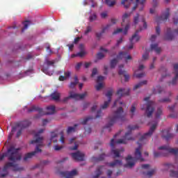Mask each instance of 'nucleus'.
Wrapping results in <instances>:
<instances>
[{
	"label": "nucleus",
	"instance_id": "nucleus-1",
	"mask_svg": "<svg viewBox=\"0 0 178 178\" xmlns=\"http://www.w3.org/2000/svg\"><path fill=\"white\" fill-rule=\"evenodd\" d=\"M19 149L20 148H15L13 146H10L6 152L0 156V161H3L5 157H7L8 161H10V162H8L4 165L3 173L0 174V177L3 178L8 176V169L9 168H13V170L14 172H20L24 169L23 167H19L17 164L15 163V162H19V161L22 160V153L19 152Z\"/></svg>",
	"mask_w": 178,
	"mask_h": 178
},
{
	"label": "nucleus",
	"instance_id": "nucleus-2",
	"mask_svg": "<svg viewBox=\"0 0 178 178\" xmlns=\"http://www.w3.org/2000/svg\"><path fill=\"white\" fill-rule=\"evenodd\" d=\"M156 129V124H154L150 127V129L149 130V131L140 137V138L139 139V141L137 143L139 147H137L135 150L134 157L131 156V155H129L126 158L127 163L124 164V168H129V169H131V168H133V166L136 165V163L134 162V161H140V162H143L144 158H143V156L141 154V145L143 144V142L145 140H148V138H151L154 131H155Z\"/></svg>",
	"mask_w": 178,
	"mask_h": 178
},
{
	"label": "nucleus",
	"instance_id": "nucleus-3",
	"mask_svg": "<svg viewBox=\"0 0 178 178\" xmlns=\"http://www.w3.org/2000/svg\"><path fill=\"white\" fill-rule=\"evenodd\" d=\"M126 120V114L123 111V107H120L117 111H114L112 116L108 117V122L106 125V129L112 127L113 124L118 122H124Z\"/></svg>",
	"mask_w": 178,
	"mask_h": 178
},
{
	"label": "nucleus",
	"instance_id": "nucleus-4",
	"mask_svg": "<svg viewBox=\"0 0 178 178\" xmlns=\"http://www.w3.org/2000/svg\"><path fill=\"white\" fill-rule=\"evenodd\" d=\"M158 149L161 152H154V158L168 156L169 154H172V155H175V156L178 155V148L170 147L169 145L160 146Z\"/></svg>",
	"mask_w": 178,
	"mask_h": 178
},
{
	"label": "nucleus",
	"instance_id": "nucleus-5",
	"mask_svg": "<svg viewBox=\"0 0 178 178\" xmlns=\"http://www.w3.org/2000/svg\"><path fill=\"white\" fill-rule=\"evenodd\" d=\"M46 109L47 112L44 113L42 108L37 106H32L30 108H29L28 112H38L40 116H42L44 115H54V113H55L56 108L54 105L47 106Z\"/></svg>",
	"mask_w": 178,
	"mask_h": 178
},
{
	"label": "nucleus",
	"instance_id": "nucleus-6",
	"mask_svg": "<svg viewBox=\"0 0 178 178\" xmlns=\"http://www.w3.org/2000/svg\"><path fill=\"white\" fill-rule=\"evenodd\" d=\"M128 131L125 134L122 139H119L116 141V144H127V141H131L134 140V138L131 137V131L138 129L137 125H129L127 127Z\"/></svg>",
	"mask_w": 178,
	"mask_h": 178
},
{
	"label": "nucleus",
	"instance_id": "nucleus-7",
	"mask_svg": "<svg viewBox=\"0 0 178 178\" xmlns=\"http://www.w3.org/2000/svg\"><path fill=\"white\" fill-rule=\"evenodd\" d=\"M149 97H147L144 98V101L146 103V109H145V115L147 118H151L152 116V113L155 111V102L150 101Z\"/></svg>",
	"mask_w": 178,
	"mask_h": 178
},
{
	"label": "nucleus",
	"instance_id": "nucleus-8",
	"mask_svg": "<svg viewBox=\"0 0 178 178\" xmlns=\"http://www.w3.org/2000/svg\"><path fill=\"white\" fill-rule=\"evenodd\" d=\"M151 168V165L149 164H143L141 165L142 169V175L144 176V177L150 178L155 175V172H156V169H152L149 170V168Z\"/></svg>",
	"mask_w": 178,
	"mask_h": 178
},
{
	"label": "nucleus",
	"instance_id": "nucleus-9",
	"mask_svg": "<svg viewBox=\"0 0 178 178\" xmlns=\"http://www.w3.org/2000/svg\"><path fill=\"white\" fill-rule=\"evenodd\" d=\"M55 67V61L54 60H49L46 59L43 67L42 68V72L45 74H48L49 76H52L54 74V71H49V67Z\"/></svg>",
	"mask_w": 178,
	"mask_h": 178
},
{
	"label": "nucleus",
	"instance_id": "nucleus-10",
	"mask_svg": "<svg viewBox=\"0 0 178 178\" xmlns=\"http://www.w3.org/2000/svg\"><path fill=\"white\" fill-rule=\"evenodd\" d=\"M88 93L85 92L82 94L74 93L73 91L70 92V95L68 97H65L62 101L63 102H67L70 98L73 99H84L86 97H87Z\"/></svg>",
	"mask_w": 178,
	"mask_h": 178
},
{
	"label": "nucleus",
	"instance_id": "nucleus-11",
	"mask_svg": "<svg viewBox=\"0 0 178 178\" xmlns=\"http://www.w3.org/2000/svg\"><path fill=\"white\" fill-rule=\"evenodd\" d=\"M44 133V129H41L38 131V133H36L34 136L35 140H33L31 141V144H37V145H39V147H44V137L40 136L41 134Z\"/></svg>",
	"mask_w": 178,
	"mask_h": 178
},
{
	"label": "nucleus",
	"instance_id": "nucleus-12",
	"mask_svg": "<svg viewBox=\"0 0 178 178\" xmlns=\"http://www.w3.org/2000/svg\"><path fill=\"white\" fill-rule=\"evenodd\" d=\"M30 124H31V122L28 120L17 122L14 127H12L11 133H15V131H16V130H17L19 128L26 129V127H29Z\"/></svg>",
	"mask_w": 178,
	"mask_h": 178
},
{
	"label": "nucleus",
	"instance_id": "nucleus-13",
	"mask_svg": "<svg viewBox=\"0 0 178 178\" xmlns=\"http://www.w3.org/2000/svg\"><path fill=\"white\" fill-rule=\"evenodd\" d=\"M131 14V13H124L123 15H122V26H124V23H126V25H125V28L123 31V34L124 35H126V34H127V31H129V29H130V23L129 22V20L127 19H129V17H130V15Z\"/></svg>",
	"mask_w": 178,
	"mask_h": 178
},
{
	"label": "nucleus",
	"instance_id": "nucleus-14",
	"mask_svg": "<svg viewBox=\"0 0 178 178\" xmlns=\"http://www.w3.org/2000/svg\"><path fill=\"white\" fill-rule=\"evenodd\" d=\"M170 10L169 8L166 9V11L165 13L162 14L160 17H156V22L158 24H160V23H165V22H167L169 19V16H170Z\"/></svg>",
	"mask_w": 178,
	"mask_h": 178
},
{
	"label": "nucleus",
	"instance_id": "nucleus-15",
	"mask_svg": "<svg viewBox=\"0 0 178 178\" xmlns=\"http://www.w3.org/2000/svg\"><path fill=\"white\" fill-rule=\"evenodd\" d=\"M110 145L111 147V154L114 155V158H119L120 156V152L124 151L123 148L115 149V138H112L111 140Z\"/></svg>",
	"mask_w": 178,
	"mask_h": 178
},
{
	"label": "nucleus",
	"instance_id": "nucleus-16",
	"mask_svg": "<svg viewBox=\"0 0 178 178\" xmlns=\"http://www.w3.org/2000/svg\"><path fill=\"white\" fill-rule=\"evenodd\" d=\"M40 148H41L40 145H36L35 151L26 154L23 159L24 161L27 162V161L31 159V158H33V156H34L36 154H38V152H42V150Z\"/></svg>",
	"mask_w": 178,
	"mask_h": 178
},
{
	"label": "nucleus",
	"instance_id": "nucleus-17",
	"mask_svg": "<svg viewBox=\"0 0 178 178\" xmlns=\"http://www.w3.org/2000/svg\"><path fill=\"white\" fill-rule=\"evenodd\" d=\"M141 31V29L137 30L132 37L129 39L131 44L128 47V49H133L134 42H138L140 41V36H138V33Z\"/></svg>",
	"mask_w": 178,
	"mask_h": 178
},
{
	"label": "nucleus",
	"instance_id": "nucleus-18",
	"mask_svg": "<svg viewBox=\"0 0 178 178\" xmlns=\"http://www.w3.org/2000/svg\"><path fill=\"white\" fill-rule=\"evenodd\" d=\"M173 33L178 34V28L174 30L172 32L170 28H168L167 29V33L165 35V40H167V41H172V40L175 38V35H173Z\"/></svg>",
	"mask_w": 178,
	"mask_h": 178
},
{
	"label": "nucleus",
	"instance_id": "nucleus-19",
	"mask_svg": "<svg viewBox=\"0 0 178 178\" xmlns=\"http://www.w3.org/2000/svg\"><path fill=\"white\" fill-rule=\"evenodd\" d=\"M113 94V91L112 90H108L106 94V97L108 98V101L104 102V105L101 106L102 109H106L109 104H111V101H112V95Z\"/></svg>",
	"mask_w": 178,
	"mask_h": 178
},
{
	"label": "nucleus",
	"instance_id": "nucleus-20",
	"mask_svg": "<svg viewBox=\"0 0 178 178\" xmlns=\"http://www.w3.org/2000/svg\"><path fill=\"white\" fill-rule=\"evenodd\" d=\"M76 175H77L76 170H72L71 172L65 171V172H60V175L63 177H65V178H73L74 177V176H76Z\"/></svg>",
	"mask_w": 178,
	"mask_h": 178
},
{
	"label": "nucleus",
	"instance_id": "nucleus-21",
	"mask_svg": "<svg viewBox=\"0 0 178 178\" xmlns=\"http://www.w3.org/2000/svg\"><path fill=\"white\" fill-rule=\"evenodd\" d=\"M145 5V0H136V5L133 7L132 10H136L138 8L139 10L141 11L144 9Z\"/></svg>",
	"mask_w": 178,
	"mask_h": 178
},
{
	"label": "nucleus",
	"instance_id": "nucleus-22",
	"mask_svg": "<svg viewBox=\"0 0 178 178\" xmlns=\"http://www.w3.org/2000/svg\"><path fill=\"white\" fill-rule=\"evenodd\" d=\"M123 67H124V65H123L122 64L119 65L120 70L118 71V74H120V76H124V81H129V80L130 79V76L127 74L125 70H122L123 69Z\"/></svg>",
	"mask_w": 178,
	"mask_h": 178
},
{
	"label": "nucleus",
	"instance_id": "nucleus-23",
	"mask_svg": "<svg viewBox=\"0 0 178 178\" xmlns=\"http://www.w3.org/2000/svg\"><path fill=\"white\" fill-rule=\"evenodd\" d=\"M71 156H72L73 159H74V161H84V154L79 151L75 153H72Z\"/></svg>",
	"mask_w": 178,
	"mask_h": 178
},
{
	"label": "nucleus",
	"instance_id": "nucleus-24",
	"mask_svg": "<svg viewBox=\"0 0 178 178\" xmlns=\"http://www.w3.org/2000/svg\"><path fill=\"white\" fill-rule=\"evenodd\" d=\"M117 59H125V62L127 63V60H131V56H127V52L121 51L117 56Z\"/></svg>",
	"mask_w": 178,
	"mask_h": 178
},
{
	"label": "nucleus",
	"instance_id": "nucleus-25",
	"mask_svg": "<svg viewBox=\"0 0 178 178\" xmlns=\"http://www.w3.org/2000/svg\"><path fill=\"white\" fill-rule=\"evenodd\" d=\"M129 94H130V90L129 89L120 88L117 91V95H118L119 98H122L124 95H129Z\"/></svg>",
	"mask_w": 178,
	"mask_h": 178
},
{
	"label": "nucleus",
	"instance_id": "nucleus-26",
	"mask_svg": "<svg viewBox=\"0 0 178 178\" xmlns=\"http://www.w3.org/2000/svg\"><path fill=\"white\" fill-rule=\"evenodd\" d=\"M162 138L168 141L170 138H173V134L169 133V130L165 129L163 131V134L161 136Z\"/></svg>",
	"mask_w": 178,
	"mask_h": 178
},
{
	"label": "nucleus",
	"instance_id": "nucleus-27",
	"mask_svg": "<svg viewBox=\"0 0 178 178\" xmlns=\"http://www.w3.org/2000/svg\"><path fill=\"white\" fill-rule=\"evenodd\" d=\"M174 70H175V76L172 79V82H170L169 86H170V84H172V86H175V84H176V83H177V79H178V63H177V64H175L174 65Z\"/></svg>",
	"mask_w": 178,
	"mask_h": 178
},
{
	"label": "nucleus",
	"instance_id": "nucleus-28",
	"mask_svg": "<svg viewBox=\"0 0 178 178\" xmlns=\"http://www.w3.org/2000/svg\"><path fill=\"white\" fill-rule=\"evenodd\" d=\"M111 26L112 25H111V24H108L104 28H103V29L102 30L101 32L96 33V37H97V40H101V38L102 37V34H104L105 33V31H106L108 29H110Z\"/></svg>",
	"mask_w": 178,
	"mask_h": 178
},
{
	"label": "nucleus",
	"instance_id": "nucleus-29",
	"mask_svg": "<svg viewBox=\"0 0 178 178\" xmlns=\"http://www.w3.org/2000/svg\"><path fill=\"white\" fill-rule=\"evenodd\" d=\"M151 51H154L156 54H161V49L158 47V44H152L150 45Z\"/></svg>",
	"mask_w": 178,
	"mask_h": 178
},
{
	"label": "nucleus",
	"instance_id": "nucleus-30",
	"mask_svg": "<svg viewBox=\"0 0 178 178\" xmlns=\"http://www.w3.org/2000/svg\"><path fill=\"white\" fill-rule=\"evenodd\" d=\"M102 169H104L103 165L99 166L95 172V175L93 176V178H99L102 175Z\"/></svg>",
	"mask_w": 178,
	"mask_h": 178
},
{
	"label": "nucleus",
	"instance_id": "nucleus-31",
	"mask_svg": "<svg viewBox=\"0 0 178 178\" xmlns=\"http://www.w3.org/2000/svg\"><path fill=\"white\" fill-rule=\"evenodd\" d=\"M108 165L110 168H115V166H122V163L120 160H115L113 162L108 163Z\"/></svg>",
	"mask_w": 178,
	"mask_h": 178
},
{
	"label": "nucleus",
	"instance_id": "nucleus-32",
	"mask_svg": "<svg viewBox=\"0 0 178 178\" xmlns=\"http://www.w3.org/2000/svg\"><path fill=\"white\" fill-rule=\"evenodd\" d=\"M50 140L51 143H49V145H51V143H58V134L56 132H51Z\"/></svg>",
	"mask_w": 178,
	"mask_h": 178
},
{
	"label": "nucleus",
	"instance_id": "nucleus-33",
	"mask_svg": "<svg viewBox=\"0 0 178 178\" xmlns=\"http://www.w3.org/2000/svg\"><path fill=\"white\" fill-rule=\"evenodd\" d=\"M163 165L167 166V168H174V169H178V160L176 159L174 163H164Z\"/></svg>",
	"mask_w": 178,
	"mask_h": 178
},
{
	"label": "nucleus",
	"instance_id": "nucleus-34",
	"mask_svg": "<svg viewBox=\"0 0 178 178\" xmlns=\"http://www.w3.org/2000/svg\"><path fill=\"white\" fill-rule=\"evenodd\" d=\"M51 99L54 101H59L60 98V93L58 92L57 91L51 94Z\"/></svg>",
	"mask_w": 178,
	"mask_h": 178
},
{
	"label": "nucleus",
	"instance_id": "nucleus-35",
	"mask_svg": "<svg viewBox=\"0 0 178 178\" xmlns=\"http://www.w3.org/2000/svg\"><path fill=\"white\" fill-rule=\"evenodd\" d=\"M131 2H133V0H122L121 4L123 5L125 9H129V8H130Z\"/></svg>",
	"mask_w": 178,
	"mask_h": 178
},
{
	"label": "nucleus",
	"instance_id": "nucleus-36",
	"mask_svg": "<svg viewBox=\"0 0 178 178\" xmlns=\"http://www.w3.org/2000/svg\"><path fill=\"white\" fill-rule=\"evenodd\" d=\"M79 127L78 124H75L74 127H68L67 129V134H70V133H74L76 131V127Z\"/></svg>",
	"mask_w": 178,
	"mask_h": 178
},
{
	"label": "nucleus",
	"instance_id": "nucleus-37",
	"mask_svg": "<svg viewBox=\"0 0 178 178\" xmlns=\"http://www.w3.org/2000/svg\"><path fill=\"white\" fill-rule=\"evenodd\" d=\"M74 82H71L69 87L70 88H73L74 87H76V86H77V84H79V78L77 77V76H75L74 77Z\"/></svg>",
	"mask_w": 178,
	"mask_h": 178
},
{
	"label": "nucleus",
	"instance_id": "nucleus-38",
	"mask_svg": "<svg viewBox=\"0 0 178 178\" xmlns=\"http://www.w3.org/2000/svg\"><path fill=\"white\" fill-rule=\"evenodd\" d=\"M105 154H102L99 155V156L98 158L97 157H93L92 158V161L93 162H99L101 161H102L103 159H105Z\"/></svg>",
	"mask_w": 178,
	"mask_h": 178
},
{
	"label": "nucleus",
	"instance_id": "nucleus-39",
	"mask_svg": "<svg viewBox=\"0 0 178 178\" xmlns=\"http://www.w3.org/2000/svg\"><path fill=\"white\" fill-rule=\"evenodd\" d=\"M118 59L119 58H113L110 61V67L111 69H115L116 65H118Z\"/></svg>",
	"mask_w": 178,
	"mask_h": 178
},
{
	"label": "nucleus",
	"instance_id": "nucleus-40",
	"mask_svg": "<svg viewBox=\"0 0 178 178\" xmlns=\"http://www.w3.org/2000/svg\"><path fill=\"white\" fill-rule=\"evenodd\" d=\"M147 81H143L140 82L139 83H137L136 85L134 86V90H137L138 88H140L141 86H145L147 84Z\"/></svg>",
	"mask_w": 178,
	"mask_h": 178
},
{
	"label": "nucleus",
	"instance_id": "nucleus-41",
	"mask_svg": "<svg viewBox=\"0 0 178 178\" xmlns=\"http://www.w3.org/2000/svg\"><path fill=\"white\" fill-rule=\"evenodd\" d=\"M87 52L86 51L82 50L80 52L77 53L76 54H73L72 58H74V56H79V58H83L85 55H86Z\"/></svg>",
	"mask_w": 178,
	"mask_h": 178
},
{
	"label": "nucleus",
	"instance_id": "nucleus-42",
	"mask_svg": "<svg viewBox=\"0 0 178 178\" xmlns=\"http://www.w3.org/2000/svg\"><path fill=\"white\" fill-rule=\"evenodd\" d=\"M170 176L172 178H178V170L175 171L174 170H171L170 172Z\"/></svg>",
	"mask_w": 178,
	"mask_h": 178
},
{
	"label": "nucleus",
	"instance_id": "nucleus-43",
	"mask_svg": "<svg viewBox=\"0 0 178 178\" xmlns=\"http://www.w3.org/2000/svg\"><path fill=\"white\" fill-rule=\"evenodd\" d=\"M137 104L134 103L131 105L130 112H131V118H133L134 116V113L136 112V106Z\"/></svg>",
	"mask_w": 178,
	"mask_h": 178
},
{
	"label": "nucleus",
	"instance_id": "nucleus-44",
	"mask_svg": "<svg viewBox=\"0 0 178 178\" xmlns=\"http://www.w3.org/2000/svg\"><path fill=\"white\" fill-rule=\"evenodd\" d=\"M105 3H106V5H108V6L112 7V6H115V5H116V1H111V0H105Z\"/></svg>",
	"mask_w": 178,
	"mask_h": 178
},
{
	"label": "nucleus",
	"instance_id": "nucleus-45",
	"mask_svg": "<svg viewBox=\"0 0 178 178\" xmlns=\"http://www.w3.org/2000/svg\"><path fill=\"white\" fill-rule=\"evenodd\" d=\"M161 115H162V108L159 107L156 113V119H159Z\"/></svg>",
	"mask_w": 178,
	"mask_h": 178
},
{
	"label": "nucleus",
	"instance_id": "nucleus-46",
	"mask_svg": "<svg viewBox=\"0 0 178 178\" xmlns=\"http://www.w3.org/2000/svg\"><path fill=\"white\" fill-rule=\"evenodd\" d=\"M88 120H92V117L91 116H88L86 117V118H84L81 122V124H87Z\"/></svg>",
	"mask_w": 178,
	"mask_h": 178
},
{
	"label": "nucleus",
	"instance_id": "nucleus-47",
	"mask_svg": "<svg viewBox=\"0 0 178 178\" xmlns=\"http://www.w3.org/2000/svg\"><path fill=\"white\" fill-rule=\"evenodd\" d=\"M173 23L176 26L178 24V14L177 13H175L172 17Z\"/></svg>",
	"mask_w": 178,
	"mask_h": 178
},
{
	"label": "nucleus",
	"instance_id": "nucleus-48",
	"mask_svg": "<svg viewBox=\"0 0 178 178\" xmlns=\"http://www.w3.org/2000/svg\"><path fill=\"white\" fill-rule=\"evenodd\" d=\"M58 73L60 74H61L62 73H64V75H65L64 76L65 77V79H67L70 76V74H72L70 71L65 72L64 70H61L58 72Z\"/></svg>",
	"mask_w": 178,
	"mask_h": 178
},
{
	"label": "nucleus",
	"instance_id": "nucleus-49",
	"mask_svg": "<svg viewBox=\"0 0 178 178\" xmlns=\"http://www.w3.org/2000/svg\"><path fill=\"white\" fill-rule=\"evenodd\" d=\"M29 26H30V21H26L24 23V28L22 29V32L24 33V31L27 30V29L29 28Z\"/></svg>",
	"mask_w": 178,
	"mask_h": 178
},
{
	"label": "nucleus",
	"instance_id": "nucleus-50",
	"mask_svg": "<svg viewBox=\"0 0 178 178\" xmlns=\"http://www.w3.org/2000/svg\"><path fill=\"white\" fill-rule=\"evenodd\" d=\"M46 51L47 53H49V55H52V54H54V52L51 49V46L48 43L46 44Z\"/></svg>",
	"mask_w": 178,
	"mask_h": 178
},
{
	"label": "nucleus",
	"instance_id": "nucleus-51",
	"mask_svg": "<svg viewBox=\"0 0 178 178\" xmlns=\"http://www.w3.org/2000/svg\"><path fill=\"white\" fill-rule=\"evenodd\" d=\"M138 22H140V14H136V16L134 17V24H138Z\"/></svg>",
	"mask_w": 178,
	"mask_h": 178
},
{
	"label": "nucleus",
	"instance_id": "nucleus-52",
	"mask_svg": "<svg viewBox=\"0 0 178 178\" xmlns=\"http://www.w3.org/2000/svg\"><path fill=\"white\" fill-rule=\"evenodd\" d=\"M104 87V85L102 84V82H99L97 85L95 86V88L97 90V91H99V90H101V88H102Z\"/></svg>",
	"mask_w": 178,
	"mask_h": 178
},
{
	"label": "nucleus",
	"instance_id": "nucleus-53",
	"mask_svg": "<svg viewBox=\"0 0 178 178\" xmlns=\"http://www.w3.org/2000/svg\"><path fill=\"white\" fill-rule=\"evenodd\" d=\"M104 58H105V55H104L102 52H99L97 54V59H104Z\"/></svg>",
	"mask_w": 178,
	"mask_h": 178
},
{
	"label": "nucleus",
	"instance_id": "nucleus-54",
	"mask_svg": "<svg viewBox=\"0 0 178 178\" xmlns=\"http://www.w3.org/2000/svg\"><path fill=\"white\" fill-rule=\"evenodd\" d=\"M92 30V28L90 26H87L86 30L85 31V33H84L85 35H87L88 33H91Z\"/></svg>",
	"mask_w": 178,
	"mask_h": 178
},
{
	"label": "nucleus",
	"instance_id": "nucleus-55",
	"mask_svg": "<svg viewBox=\"0 0 178 178\" xmlns=\"http://www.w3.org/2000/svg\"><path fill=\"white\" fill-rule=\"evenodd\" d=\"M60 143H62V144H65V136L63 135V131L60 132Z\"/></svg>",
	"mask_w": 178,
	"mask_h": 178
},
{
	"label": "nucleus",
	"instance_id": "nucleus-56",
	"mask_svg": "<svg viewBox=\"0 0 178 178\" xmlns=\"http://www.w3.org/2000/svg\"><path fill=\"white\" fill-rule=\"evenodd\" d=\"M98 74V70L97 69V67L93 68L92 70L91 77H94V76H95V74Z\"/></svg>",
	"mask_w": 178,
	"mask_h": 178
},
{
	"label": "nucleus",
	"instance_id": "nucleus-57",
	"mask_svg": "<svg viewBox=\"0 0 178 178\" xmlns=\"http://www.w3.org/2000/svg\"><path fill=\"white\" fill-rule=\"evenodd\" d=\"M102 19H106L108 17V12L104 11L100 14Z\"/></svg>",
	"mask_w": 178,
	"mask_h": 178
},
{
	"label": "nucleus",
	"instance_id": "nucleus-58",
	"mask_svg": "<svg viewBox=\"0 0 178 178\" xmlns=\"http://www.w3.org/2000/svg\"><path fill=\"white\" fill-rule=\"evenodd\" d=\"M123 31V29L119 28L117 30L114 31L113 33V35H115L116 34H119V33H122Z\"/></svg>",
	"mask_w": 178,
	"mask_h": 178
},
{
	"label": "nucleus",
	"instance_id": "nucleus-59",
	"mask_svg": "<svg viewBox=\"0 0 178 178\" xmlns=\"http://www.w3.org/2000/svg\"><path fill=\"white\" fill-rule=\"evenodd\" d=\"M105 77L102 76H97V83H102L104 80Z\"/></svg>",
	"mask_w": 178,
	"mask_h": 178
},
{
	"label": "nucleus",
	"instance_id": "nucleus-60",
	"mask_svg": "<svg viewBox=\"0 0 178 178\" xmlns=\"http://www.w3.org/2000/svg\"><path fill=\"white\" fill-rule=\"evenodd\" d=\"M89 19H90V22H94V20H97V15L93 14V15H90Z\"/></svg>",
	"mask_w": 178,
	"mask_h": 178
},
{
	"label": "nucleus",
	"instance_id": "nucleus-61",
	"mask_svg": "<svg viewBox=\"0 0 178 178\" xmlns=\"http://www.w3.org/2000/svg\"><path fill=\"white\" fill-rule=\"evenodd\" d=\"M148 58H149V54L148 53H145L143 56H142V59L143 60H147V59H148Z\"/></svg>",
	"mask_w": 178,
	"mask_h": 178
},
{
	"label": "nucleus",
	"instance_id": "nucleus-62",
	"mask_svg": "<svg viewBox=\"0 0 178 178\" xmlns=\"http://www.w3.org/2000/svg\"><path fill=\"white\" fill-rule=\"evenodd\" d=\"M101 116H102V111L99 110V111H97V115H96L95 118H96V119H98V118H101Z\"/></svg>",
	"mask_w": 178,
	"mask_h": 178
},
{
	"label": "nucleus",
	"instance_id": "nucleus-63",
	"mask_svg": "<svg viewBox=\"0 0 178 178\" xmlns=\"http://www.w3.org/2000/svg\"><path fill=\"white\" fill-rule=\"evenodd\" d=\"M159 102H170V99L165 98L159 100Z\"/></svg>",
	"mask_w": 178,
	"mask_h": 178
},
{
	"label": "nucleus",
	"instance_id": "nucleus-64",
	"mask_svg": "<svg viewBox=\"0 0 178 178\" xmlns=\"http://www.w3.org/2000/svg\"><path fill=\"white\" fill-rule=\"evenodd\" d=\"M92 131V129L90 127L85 128V133L86 134H90Z\"/></svg>",
	"mask_w": 178,
	"mask_h": 178
}]
</instances>
